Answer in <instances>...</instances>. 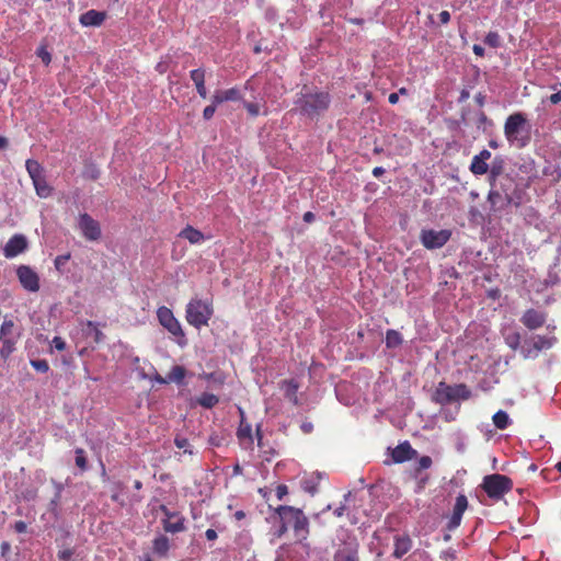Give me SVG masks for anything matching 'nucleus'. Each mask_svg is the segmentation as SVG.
I'll list each match as a JSON object with an SVG mask.
<instances>
[{"label": "nucleus", "mask_w": 561, "mask_h": 561, "mask_svg": "<svg viewBox=\"0 0 561 561\" xmlns=\"http://www.w3.org/2000/svg\"><path fill=\"white\" fill-rule=\"evenodd\" d=\"M274 512L280 523L276 533L278 538L284 536L288 529L291 528L298 542L302 543L307 540L309 536V519L302 510L289 505H279Z\"/></svg>", "instance_id": "1"}, {"label": "nucleus", "mask_w": 561, "mask_h": 561, "mask_svg": "<svg viewBox=\"0 0 561 561\" xmlns=\"http://www.w3.org/2000/svg\"><path fill=\"white\" fill-rule=\"evenodd\" d=\"M504 135L511 145L517 148L526 147L531 139L526 115L522 112L511 114L504 124Z\"/></svg>", "instance_id": "2"}, {"label": "nucleus", "mask_w": 561, "mask_h": 561, "mask_svg": "<svg viewBox=\"0 0 561 561\" xmlns=\"http://www.w3.org/2000/svg\"><path fill=\"white\" fill-rule=\"evenodd\" d=\"M331 104V95L328 92L316 91L300 93L296 105L300 114L313 119L328 111Z\"/></svg>", "instance_id": "3"}, {"label": "nucleus", "mask_w": 561, "mask_h": 561, "mask_svg": "<svg viewBox=\"0 0 561 561\" xmlns=\"http://www.w3.org/2000/svg\"><path fill=\"white\" fill-rule=\"evenodd\" d=\"M214 314L211 300L192 298L186 305L185 319L188 324L196 329L208 325Z\"/></svg>", "instance_id": "4"}, {"label": "nucleus", "mask_w": 561, "mask_h": 561, "mask_svg": "<svg viewBox=\"0 0 561 561\" xmlns=\"http://www.w3.org/2000/svg\"><path fill=\"white\" fill-rule=\"evenodd\" d=\"M22 336V329L13 320L4 319L0 327V357L7 360L16 350V344Z\"/></svg>", "instance_id": "5"}, {"label": "nucleus", "mask_w": 561, "mask_h": 561, "mask_svg": "<svg viewBox=\"0 0 561 561\" xmlns=\"http://www.w3.org/2000/svg\"><path fill=\"white\" fill-rule=\"evenodd\" d=\"M558 343L553 334H535L524 340L520 347V355L525 359H535L542 351L552 348Z\"/></svg>", "instance_id": "6"}, {"label": "nucleus", "mask_w": 561, "mask_h": 561, "mask_svg": "<svg viewBox=\"0 0 561 561\" xmlns=\"http://www.w3.org/2000/svg\"><path fill=\"white\" fill-rule=\"evenodd\" d=\"M481 486L490 499L500 501L512 491L513 481L507 476L493 473L483 478Z\"/></svg>", "instance_id": "7"}, {"label": "nucleus", "mask_w": 561, "mask_h": 561, "mask_svg": "<svg viewBox=\"0 0 561 561\" xmlns=\"http://www.w3.org/2000/svg\"><path fill=\"white\" fill-rule=\"evenodd\" d=\"M157 318L159 323L174 337L179 346L184 347L187 345V339L182 325L170 308L165 306L159 307Z\"/></svg>", "instance_id": "8"}, {"label": "nucleus", "mask_w": 561, "mask_h": 561, "mask_svg": "<svg viewBox=\"0 0 561 561\" xmlns=\"http://www.w3.org/2000/svg\"><path fill=\"white\" fill-rule=\"evenodd\" d=\"M471 397V391L465 383L449 386L444 381L439 382L434 399L437 403L446 404L457 400H468Z\"/></svg>", "instance_id": "9"}, {"label": "nucleus", "mask_w": 561, "mask_h": 561, "mask_svg": "<svg viewBox=\"0 0 561 561\" xmlns=\"http://www.w3.org/2000/svg\"><path fill=\"white\" fill-rule=\"evenodd\" d=\"M26 171L32 180L35 192L41 198H47L51 195L53 187L47 183L44 168L34 159H27L25 162Z\"/></svg>", "instance_id": "10"}, {"label": "nucleus", "mask_w": 561, "mask_h": 561, "mask_svg": "<svg viewBox=\"0 0 561 561\" xmlns=\"http://www.w3.org/2000/svg\"><path fill=\"white\" fill-rule=\"evenodd\" d=\"M451 232L447 229L439 231L433 229H423L420 234L422 244L430 250L444 247L450 239Z\"/></svg>", "instance_id": "11"}, {"label": "nucleus", "mask_w": 561, "mask_h": 561, "mask_svg": "<svg viewBox=\"0 0 561 561\" xmlns=\"http://www.w3.org/2000/svg\"><path fill=\"white\" fill-rule=\"evenodd\" d=\"M359 543L355 537L347 536L334 552V561H359Z\"/></svg>", "instance_id": "12"}, {"label": "nucleus", "mask_w": 561, "mask_h": 561, "mask_svg": "<svg viewBox=\"0 0 561 561\" xmlns=\"http://www.w3.org/2000/svg\"><path fill=\"white\" fill-rule=\"evenodd\" d=\"M160 512L165 518L162 526L165 533L176 534L185 530V517L179 512H171L165 505H160Z\"/></svg>", "instance_id": "13"}, {"label": "nucleus", "mask_w": 561, "mask_h": 561, "mask_svg": "<svg viewBox=\"0 0 561 561\" xmlns=\"http://www.w3.org/2000/svg\"><path fill=\"white\" fill-rule=\"evenodd\" d=\"M16 277L21 286L31 293H36L41 288L38 274L28 265H20L16 268Z\"/></svg>", "instance_id": "14"}, {"label": "nucleus", "mask_w": 561, "mask_h": 561, "mask_svg": "<svg viewBox=\"0 0 561 561\" xmlns=\"http://www.w3.org/2000/svg\"><path fill=\"white\" fill-rule=\"evenodd\" d=\"M78 226L87 240L96 241L101 238L100 224L89 214L84 213L79 216Z\"/></svg>", "instance_id": "15"}, {"label": "nucleus", "mask_w": 561, "mask_h": 561, "mask_svg": "<svg viewBox=\"0 0 561 561\" xmlns=\"http://www.w3.org/2000/svg\"><path fill=\"white\" fill-rule=\"evenodd\" d=\"M28 248V241L22 233L13 234L3 248V255L7 259H13L24 253Z\"/></svg>", "instance_id": "16"}, {"label": "nucleus", "mask_w": 561, "mask_h": 561, "mask_svg": "<svg viewBox=\"0 0 561 561\" xmlns=\"http://www.w3.org/2000/svg\"><path fill=\"white\" fill-rule=\"evenodd\" d=\"M546 320L547 313L534 308L527 309L520 317L523 325L530 331L541 328L546 323Z\"/></svg>", "instance_id": "17"}, {"label": "nucleus", "mask_w": 561, "mask_h": 561, "mask_svg": "<svg viewBox=\"0 0 561 561\" xmlns=\"http://www.w3.org/2000/svg\"><path fill=\"white\" fill-rule=\"evenodd\" d=\"M415 455H416V450L413 449L411 444L407 440L399 444L391 451L392 460L396 463H402L404 461H408V460L412 459Z\"/></svg>", "instance_id": "18"}, {"label": "nucleus", "mask_w": 561, "mask_h": 561, "mask_svg": "<svg viewBox=\"0 0 561 561\" xmlns=\"http://www.w3.org/2000/svg\"><path fill=\"white\" fill-rule=\"evenodd\" d=\"M105 19L106 12L91 9L82 13L79 18V21L83 26H100L103 24Z\"/></svg>", "instance_id": "19"}, {"label": "nucleus", "mask_w": 561, "mask_h": 561, "mask_svg": "<svg viewBox=\"0 0 561 561\" xmlns=\"http://www.w3.org/2000/svg\"><path fill=\"white\" fill-rule=\"evenodd\" d=\"M412 548V540L409 536H397L394 538V549L392 556L396 559H401Z\"/></svg>", "instance_id": "20"}, {"label": "nucleus", "mask_w": 561, "mask_h": 561, "mask_svg": "<svg viewBox=\"0 0 561 561\" xmlns=\"http://www.w3.org/2000/svg\"><path fill=\"white\" fill-rule=\"evenodd\" d=\"M191 80L194 82L198 95L203 99L207 98L205 87V70L203 68L194 69L190 72Z\"/></svg>", "instance_id": "21"}, {"label": "nucleus", "mask_w": 561, "mask_h": 561, "mask_svg": "<svg viewBox=\"0 0 561 561\" xmlns=\"http://www.w3.org/2000/svg\"><path fill=\"white\" fill-rule=\"evenodd\" d=\"M179 237L187 240L191 244H198L205 239L202 231L190 225L180 231Z\"/></svg>", "instance_id": "22"}, {"label": "nucleus", "mask_w": 561, "mask_h": 561, "mask_svg": "<svg viewBox=\"0 0 561 561\" xmlns=\"http://www.w3.org/2000/svg\"><path fill=\"white\" fill-rule=\"evenodd\" d=\"M488 202L494 211L502 210L508 206V203H506V194H503L499 190H491L489 192Z\"/></svg>", "instance_id": "23"}, {"label": "nucleus", "mask_w": 561, "mask_h": 561, "mask_svg": "<svg viewBox=\"0 0 561 561\" xmlns=\"http://www.w3.org/2000/svg\"><path fill=\"white\" fill-rule=\"evenodd\" d=\"M239 99H240V93H239L238 89L231 88V89L224 90V91H220V90L216 91L211 98V101H213V103H215V105H219L224 102L237 101Z\"/></svg>", "instance_id": "24"}, {"label": "nucleus", "mask_w": 561, "mask_h": 561, "mask_svg": "<svg viewBox=\"0 0 561 561\" xmlns=\"http://www.w3.org/2000/svg\"><path fill=\"white\" fill-rule=\"evenodd\" d=\"M84 328L82 329L85 336H92L93 342L95 344H100L104 340L103 332L99 329V324L96 322L87 320L83 322Z\"/></svg>", "instance_id": "25"}, {"label": "nucleus", "mask_w": 561, "mask_h": 561, "mask_svg": "<svg viewBox=\"0 0 561 561\" xmlns=\"http://www.w3.org/2000/svg\"><path fill=\"white\" fill-rule=\"evenodd\" d=\"M504 170V160L500 157H496L489 169V182L493 187L496 184V181L502 178V173Z\"/></svg>", "instance_id": "26"}, {"label": "nucleus", "mask_w": 561, "mask_h": 561, "mask_svg": "<svg viewBox=\"0 0 561 561\" xmlns=\"http://www.w3.org/2000/svg\"><path fill=\"white\" fill-rule=\"evenodd\" d=\"M170 549V541L167 536L160 535L152 541V550L159 557H165Z\"/></svg>", "instance_id": "27"}, {"label": "nucleus", "mask_w": 561, "mask_h": 561, "mask_svg": "<svg viewBox=\"0 0 561 561\" xmlns=\"http://www.w3.org/2000/svg\"><path fill=\"white\" fill-rule=\"evenodd\" d=\"M504 194H506V203H508V205L518 207L525 202V193L517 187L512 190V192H507V188H504Z\"/></svg>", "instance_id": "28"}, {"label": "nucleus", "mask_w": 561, "mask_h": 561, "mask_svg": "<svg viewBox=\"0 0 561 561\" xmlns=\"http://www.w3.org/2000/svg\"><path fill=\"white\" fill-rule=\"evenodd\" d=\"M283 387L285 388V396L287 399H289L294 404H298V383L294 380H284Z\"/></svg>", "instance_id": "29"}, {"label": "nucleus", "mask_w": 561, "mask_h": 561, "mask_svg": "<svg viewBox=\"0 0 561 561\" xmlns=\"http://www.w3.org/2000/svg\"><path fill=\"white\" fill-rule=\"evenodd\" d=\"M403 342L402 335L393 329L386 332V346L388 348H397Z\"/></svg>", "instance_id": "30"}, {"label": "nucleus", "mask_w": 561, "mask_h": 561, "mask_svg": "<svg viewBox=\"0 0 561 561\" xmlns=\"http://www.w3.org/2000/svg\"><path fill=\"white\" fill-rule=\"evenodd\" d=\"M469 170L474 175H483L486 174L489 171V164L482 160H480L479 157L474 156L471 160V164Z\"/></svg>", "instance_id": "31"}, {"label": "nucleus", "mask_w": 561, "mask_h": 561, "mask_svg": "<svg viewBox=\"0 0 561 561\" xmlns=\"http://www.w3.org/2000/svg\"><path fill=\"white\" fill-rule=\"evenodd\" d=\"M219 402V398L213 393L209 392H203L197 398V403L205 408V409H211Z\"/></svg>", "instance_id": "32"}, {"label": "nucleus", "mask_w": 561, "mask_h": 561, "mask_svg": "<svg viewBox=\"0 0 561 561\" xmlns=\"http://www.w3.org/2000/svg\"><path fill=\"white\" fill-rule=\"evenodd\" d=\"M186 376V369L183 366L175 365L168 374L169 382L182 383Z\"/></svg>", "instance_id": "33"}, {"label": "nucleus", "mask_w": 561, "mask_h": 561, "mask_svg": "<svg viewBox=\"0 0 561 561\" xmlns=\"http://www.w3.org/2000/svg\"><path fill=\"white\" fill-rule=\"evenodd\" d=\"M492 420L494 426L499 430H505L510 425L508 414L503 410L495 412Z\"/></svg>", "instance_id": "34"}, {"label": "nucleus", "mask_w": 561, "mask_h": 561, "mask_svg": "<svg viewBox=\"0 0 561 561\" xmlns=\"http://www.w3.org/2000/svg\"><path fill=\"white\" fill-rule=\"evenodd\" d=\"M237 436H238L240 442H243L244 439H248L249 443L252 444L253 443V437H252L251 425L241 422V424H240V426L238 428V432H237Z\"/></svg>", "instance_id": "35"}, {"label": "nucleus", "mask_w": 561, "mask_h": 561, "mask_svg": "<svg viewBox=\"0 0 561 561\" xmlns=\"http://www.w3.org/2000/svg\"><path fill=\"white\" fill-rule=\"evenodd\" d=\"M467 507H468V500H467L466 495L459 494L456 497V502H455L451 514L462 516L465 511L467 510Z\"/></svg>", "instance_id": "36"}, {"label": "nucleus", "mask_w": 561, "mask_h": 561, "mask_svg": "<svg viewBox=\"0 0 561 561\" xmlns=\"http://www.w3.org/2000/svg\"><path fill=\"white\" fill-rule=\"evenodd\" d=\"M505 342L507 344V346L513 350V351H517L519 350L520 351V347H522V336L518 332H514L512 334H508L506 337H505Z\"/></svg>", "instance_id": "37"}, {"label": "nucleus", "mask_w": 561, "mask_h": 561, "mask_svg": "<svg viewBox=\"0 0 561 561\" xmlns=\"http://www.w3.org/2000/svg\"><path fill=\"white\" fill-rule=\"evenodd\" d=\"M75 454H76V466L81 470V471H87L88 470V460H87V457H85V451L82 449V448H77L75 450Z\"/></svg>", "instance_id": "38"}, {"label": "nucleus", "mask_w": 561, "mask_h": 561, "mask_svg": "<svg viewBox=\"0 0 561 561\" xmlns=\"http://www.w3.org/2000/svg\"><path fill=\"white\" fill-rule=\"evenodd\" d=\"M484 43L492 48H497L501 45V37L497 32L491 31L486 34Z\"/></svg>", "instance_id": "39"}, {"label": "nucleus", "mask_w": 561, "mask_h": 561, "mask_svg": "<svg viewBox=\"0 0 561 561\" xmlns=\"http://www.w3.org/2000/svg\"><path fill=\"white\" fill-rule=\"evenodd\" d=\"M514 186V179L510 174H505L500 179V192L504 194V188H507V192H512Z\"/></svg>", "instance_id": "40"}, {"label": "nucleus", "mask_w": 561, "mask_h": 561, "mask_svg": "<svg viewBox=\"0 0 561 561\" xmlns=\"http://www.w3.org/2000/svg\"><path fill=\"white\" fill-rule=\"evenodd\" d=\"M432 463L433 461L430 456H422L419 459L417 467L415 468V476L417 477L422 470L428 469L432 466Z\"/></svg>", "instance_id": "41"}, {"label": "nucleus", "mask_w": 561, "mask_h": 561, "mask_svg": "<svg viewBox=\"0 0 561 561\" xmlns=\"http://www.w3.org/2000/svg\"><path fill=\"white\" fill-rule=\"evenodd\" d=\"M31 365L39 373H47L49 370V365L46 359H32Z\"/></svg>", "instance_id": "42"}, {"label": "nucleus", "mask_w": 561, "mask_h": 561, "mask_svg": "<svg viewBox=\"0 0 561 561\" xmlns=\"http://www.w3.org/2000/svg\"><path fill=\"white\" fill-rule=\"evenodd\" d=\"M174 444L175 446L179 448V449H183L184 453H187V454H193V450L190 448L191 445H190V442L187 438H184V437H175L174 439Z\"/></svg>", "instance_id": "43"}, {"label": "nucleus", "mask_w": 561, "mask_h": 561, "mask_svg": "<svg viewBox=\"0 0 561 561\" xmlns=\"http://www.w3.org/2000/svg\"><path fill=\"white\" fill-rule=\"evenodd\" d=\"M69 260L70 253L58 255L54 261L56 270L62 272L64 266L67 264Z\"/></svg>", "instance_id": "44"}, {"label": "nucleus", "mask_w": 561, "mask_h": 561, "mask_svg": "<svg viewBox=\"0 0 561 561\" xmlns=\"http://www.w3.org/2000/svg\"><path fill=\"white\" fill-rule=\"evenodd\" d=\"M36 54L46 66H48L50 64L51 55L44 46L38 47Z\"/></svg>", "instance_id": "45"}, {"label": "nucleus", "mask_w": 561, "mask_h": 561, "mask_svg": "<svg viewBox=\"0 0 561 561\" xmlns=\"http://www.w3.org/2000/svg\"><path fill=\"white\" fill-rule=\"evenodd\" d=\"M461 519H462V516L451 514V516L448 520V524H447V528L449 530L456 529L460 525Z\"/></svg>", "instance_id": "46"}, {"label": "nucleus", "mask_w": 561, "mask_h": 561, "mask_svg": "<svg viewBox=\"0 0 561 561\" xmlns=\"http://www.w3.org/2000/svg\"><path fill=\"white\" fill-rule=\"evenodd\" d=\"M244 107L249 112V114L253 117H255L260 114V106L256 103L245 102Z\"/></svg>", "instance_id": "47"}, {"label": "nucleus", "mask_w": 561, "mask_h": 561, "mask_svg": "<svg viewBox=\"0 0 561 561\" xmlns=\"http://www.w3.org/2000/svg\"><path fill=\"white\" fill-rule=\"evenodd\" d=\"M216 108H217V105H215V103L211 102L210 105L206 106L203 111V117L206 119V121H209L215 112H216Z\"/></svg>", "instance_id": "48"}, {"label": "nucleus", "mask_w": 561, "mask_h": 561, "mask_svg": "<svg viewBox=\"0 0 561 561\" xmlns=\"http://www.w3.org/2000/svg\"><path fill=\"white\" fill-rule=\"evenodd\" d=\"M51 343H53L54 347H55L57 351H59V352H62V351H65V350H66V342H65V341H64V339H62V337H60V336H55V337L53 339V342H51Z\"/></svg>", "instance_id": "49"}, {"label": "nucleus", "mask_w": 561, "mask_h": 561, "mask_svg": "<svg viewBox=\"0 0 561 561\" xmlns=\"http://www.w3.org/2000/svg\"><path fill=\"white\" fill-rule=\"evenodd\" d=\"M288 494V486L286 484H278L276 486V496L279 501L284 499Z\"/></svg>", "instance_id": "50"}, {"label": "nucleus", "mask_w": 561, "mask_h": 561, "mask_svg": "<svg viewBox=\"0 0 561 561\" xmlns=\"http://www.w3.org/2000/svg\"><path fill=\"white\" fill-rule=\"evenodd\" d=\"M13 527H14V530H15L16 533H19V534H23V533H25V531H26L27 525H26V523H25V522H23V520H18V522H15V524H14V526H13Z\"/></svg>", "instance_id": "51"}, {"label": "nucleus", "mask_w": 561, "mask_h": 561, "mask_svg": "<svg viewBox=\"0 0 561 561\" xmlns=\"http://www.w3.org/2000/svg\"><path fill=\"white\" fill-rule=\"evenodd\" d=\"M438 18L442 24H447L450 21V13L444 10L438 14Z\"/></svg>", "instance_id": "52"}, {"label": "nucleus", "mask_w": 561, "mask_h": 561, "mask_svg": "<svg viewBox=\"0 0 561 561\" xmlns=\"http://www.w3.org/2000/svg\"><path fill=\"white\" fill-rule=\"evenodd\" d=\"M477 157L480 158V160L484 161L488 163V160L491 158V152L486 149H483L481 150L478 154H476Z\"/></svg>", "instance_id": "53"}, {"label": "nucleus", "mask_w": 561, "mask_h": 561, "mask_svg": "<svg viewBox=\"0 0 561 561\" xmlns=\"http://www.w3.org/2000/svg\"><path fill=\"white\" fill-rule=\"evenodd\" d=\"M205 537H206L207 540L213 541V540L217 539L218 535H217V531L215 529L209 528V529H207L205 531Z\"/></svg>", "instance_id": "54"}, {"label": "nucleus", "mask_w": 561, "mask_h": 561, "mask_svg": "<svg viewBox=\"0 0 561 561\" xmlns=\"http://www.w3.org/2000/svg\"><path fill=\"white\" fill-rule=\"evenodd\" d=\"M549 101L552 103V104H558L561 102V90L556 92V93H552L550 96H549Z\"/></svg>", "instance_id": "55"}, {"label": "nucleus", "mask_w": 561, "mask_h": 561, "mask_svg": "<svg viewBox=\"0 0 561 561\" xmlns=\"http://www.w3.org/2000/svg\"><path fill=\"white\" fill-rule=\"evenodd\" d=\"M345 510H346L345 504H342L334 510L333 514L336 517H342L344 515Z\"/></svg>", "instance_id": "56"}, {"label": "nucleus", "mask_w": 561, "mask_h": 561, "mask_svg": "<svg viewBox=\"0 0 561 561\" xmlns=\"http://www.w3.org/2000/svg\"><path fill=\"white\" fill-rule=\"evenodd\" d=\"M472 50L479 57H483L484 56V48L482 46H480V45H477V44L473 45Z\"/></svg>", "instance_id": "57"}, {"label": "nucleus", "mask_w": 561, "mask_h": 561, "mask_svg": "<svg viewBox=\"0 0 561 561\" xmlns=\"http://www.w3.org/2000/svg\"><path fill=\"white\" fill-rule=\"evenodd\" d=\"M385 173V169L382 167H376L373 169V175L375 178H380Z\"/></svg>", "instance_id": "58"}, {"label": "nucleus", "mask_w": 561, "mask_h": 561, "mask_svg": "<svg viewBox=\"0 0 561 561\" xmlns=\"http://www.w3.org/2000/svg\"><path fill=\"white\" fill-rule=\"evenodd\" d=\"M314 220V215L311 211H307L304 214V221L306 222H312Z\"/></svg>", "instance_id": "59"}, {"label": "nucleus", "mask_w": 561, "mask_h": 561, "mask_svg": "<svg viewBox=\"0 0 561 561\" xmlns=\"http://www.w3.org/2000/svg\"><path fill=\"white\" fill-rule=\"evenodd\" d=\"M388 101H389L390 104H397L398 101H399L398 93H390L389 98H388Z\"/></svg>", "instance_id": "60"}, {"label": "nucleus", "mask_w": 561, "mask_h": 561, "mask_svg": "<svg viewBox=\"0 0 561 561\" xmlns=\"http://www.w3.org/2000/svg\"><path fill=\"white\" fill-rule=\"evenodd\" d=\"M71 557V552L70 551H61L59 552V559L60 560H64V561H67L69 560Z\"/></svg>", "instance_id": "61"}, {"label": "nucleus", "mask_w": 561, "mask_h": 561, "mask_svg": "<svg viewBox=\"0 0 561 561\" xmlns=\"http://www.w3.org/2000/svg\"><path fill=\"white\" fill-rule=\"evenodd\" d=\"M255 435H256V439H257V445L261 446L263 435H262L261 426L260 425L256 427Z\"/></svg>", "instance_id": "62"}, {"label": "nucleus", "mask_w": 561, "mask_h": 561, "mask_svg": "<svg viewBox=\"0 0 561 561\" xmlns=\"http://www.w3.org/2000/svg\"><path fill=\"white\" fill-rule=\"evenodd\" d=\"M8 147V139L3 136H0V149H5Z\"/></svg>", "instance_id": "63"}, {"label": "nucleus", "mask_w": 561, "mask_h": 561, "mask_svg": "<svg viewBox=\"0 0 561 561\" xmlns=\"http://www.w3.org/2000/svg\"><path fill=\"white\" fill-rule=\"evenodd\" d=\"M234 517H236L237 520H241V519H243L245 517V513L243 511H237L234 513Z\"/></svg>", "instance_id": "64"}]
</instances>
